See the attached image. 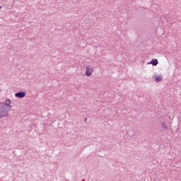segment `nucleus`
I'll use <instances>...</instances> for the list:
<instances>
[{
	"label": "nucleus",
	"mask_w": 181,
	"mask_h": 181,
	"mask_svg": "<svg viewBox=\"0 0 181 181\" xmlns=\"http://www.w3.org/2000/svg\"><path fill=\"white\" fill-rule=\"evenodd\" d=\"M150 64H152V66H157L158 65V59H153L150 62Z\"/></svg>",
	"instance_id": "4"
},
{
	"label": "nucleus",
	"mask_w": 181,
	"mask_h": 181,
	"mask_svg": "<svg viewBox=\"0 0 181 181\" xmlns=\"http://www.w3.org/2000/svg\"><path fill=\"white\" fill-rule=\"evenodd\" d=\"M85 121H87V119H85Z\"/></svg>",
	"instance_id": "6"
},
{
	"label": "nucleus",
	"mask_w": 181,
	"mask_h": 181,
	"mask_svg": "<svg viewBox=\"0 0 181 181\" xmlns=\"http://www.w3.org/2000/svg\"><path fill=\"white\" fill-rule=\"evenodd\" d=\"M93 71H94V70L93 69V68H91V66L90 65H88L86 66V75L88 77H90V76H91V74H93Z\"/></svg>",
	"instance_id": "1"
},
{
	"label": "nucleus",
	"mask_w": 181,
	"mask_h": 181,
	"mask_svg": "<svg viewBox=\"0 0 181 181\" xmlns=\"http://www.w3.org/2000/svg\"><path fill=\"white\" fill-rule=\"evenodd\" d=\"M15 95L16 97H17V98H23V97L26 95V93H25L24 92H18L16 93Z\"/></svg>",
	"instance_id": "2"
},
{
	"label": "nucleus",
	"mask_w": 181,
	"mask_h": 181,
	"mask_svg": "<svg viewBox=\"0 0 181 181\" xmlns=\"http://www.w3.org/2000/svg\"><path fill=\"white\" fill-rule=\"evenodd\" d=\"M153 78H154L155 81H156L157 83L162 81V76H160L156 75L153 76Z\"/></svg>",
	"instance_id": "3"
},
{
	"label": "nucleus",
	"mask_w": 181,
	"mask_h": 181,
	"mask_svg": "<svg viewBox=\"0 0 181 181\" xmlns=\"http://www.w3.org/2000/svg\"><path fill=\"white\" fill-rule=\"evenodd\" d=\"M5 104L6 105H11V100H9L8 99L6 100Z\"/></svg>",
	"instance_id": "5"
}]
</instances>
